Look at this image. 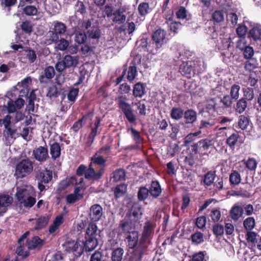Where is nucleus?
<instances>
[{
  "label": "nucleus",
  "instance_id": "obj_40",
  "mask_svg": "<svg viewBox=\"0 0 261 261\" xmlns=\"http://www.w3.org/2000/svg\"><path fill=\"white\" fill-rule=\"evenodd\" d=\"M183 110L179 107H173L170 112V116L172 119L176 120L180 119L184 116Z\"/></svg>",
  "mask_w": 261,
  "mask_h": 261
},
{
  "label": "nucleus",
  "instance_id": "obj_51",
  "mask_svg": "<svg viewBox=\"0 0 261 261\" xmlns=\"http://www.w3.org/2000/svg\"><path fill=\"white\" fill-rule=\"evenodd\" d=\"M84 197L83 194H69L66 197V201L67 204H73L76 201L81 200Z\"/></svg>",
  "mask_w": 261,
  "mask_h": 261
},
{
  "label": "nucleus",
  "instance_id": "obj_36",
  "mask_svg": "<svg viewBox=\"0 0 261 261\" xmlns=\"http://www.w3.org/2000/svg\"><path fill=\"white\" fill-rule=\"evenodd\" d=\"M74 11L76 15H85L87 13V8L84 2L77 1L74 5Z\"/></svg>",
  "mask_w": 261,
  "mask_h": 261
},
{
  "label": "nucleus",
  "instance_id": "obj_14",
  "mask_svg": "<svg viewBox=\"0 0 261 261\" xmlns=\"http://www.w3.org/2000/svg\"><path fill=\"white\" fill-rule=\"evenodd\" d=\"M104 172V168H101L97 172H96L92 167V163H90L89 165V168H87L85 178L87 179H98L101 177Z\"/></svg>",
  "mask_w": 261,
  "mask_h": 261
},
{
  "label": "nucleus",
  "instance_id": "obj_22",
  "mask_svg": "<svg viewBox=\"0 0 261 261\" xmlns=\"http://www.w3.org/2000/svg\"><path fill=\"white\" fill-rule=\"evenodd\" d=\"M86 34L89 39L98 40L101 37V32L98 26L93 25L88 30Z\"/></svg>",
  "mask_w": 261,
  "mask_h": 261
},
{
  "label": "nucleus",
  "instance_id": "obj_61",
  "mask_svg": "<svg viewBox=\"0 0 261 261\" xmlns=\"http://www.w3.org/2000/svg\"><path fill=\"white\" fill-rule=\"evenodd\" d=\"M224 13L222 10H216L212 14V19L214 22H222L224 20Z\"/></svg>",
  "mask_w": 261,
  "mask_h": 261
},
{
  "label": "nucleus",
  "instance_id": "obj_44",
  "mask_svg": "<svg viewBox=\"0 0 261 261\" xmlns=\"http://www.w3.org/2000/svg\"><path fill=\"white\" fill-rule=\"evenodd\" d=\"M191 64L193 75L199 74L201 73L202 68L200 61L198 60L190 61Z\"/></svg>",
  "mask_w": 261,
  "mask_h": 261
},
{
  "label": "nucleus",
  "instance_id": "obj_9",
  "mask_svg": "<svg viewBox=\"0 0 261 261\" xmlns=\"http://www.w3.org/2000/svg\"><path fill=\"white\" fill-rule=\"evenodd\" d=\"M63 247L67 252L72 253L76 258L80 257L85 250L82 243L81 244L79 242L74 241H69L65 242Z\"/></svg>",
  "mask_w": 261,
  "mask_h": 261
},
{
  "label": "nucleus",
  "instance_id": "obj_8",
  "mask_svg": "<svg viewBox=\"0 0 261 261\" xmlns=\"http://www.w3.org/2000/svg\"><path fill=\"white\" fill-rule=\"evenodd\" d=\"M66 30L67 27L64 23L58 21H55L53 30L49 32V40L55 43H57L60 37L64 35Z\"/></svg>",
  "mask_w": 261,
  "mask_h": 261
},
{
  "label": "nucleus",
  "instance_id": "obj_2",
  "mask_svg": "<svg viewBox=\"0 0 261 261\" xmlns=\"http://www.w3.org/2000/svg\"><path fill=\"white\" fill-rule=\"evenodd\" d=\"M119 109L124 114L126 119L130 123H135L136 117L134 114L130 105L126 102V98L125 96H118L116 99Z\"/></svg>",
  "mask_w": 261,
  "mask_h": 261
},
{
  "label": "nucleus",
  "instance_id": "obj_41",
  "mask_svg": "<svg viewBox=\"0 0 261 261\" xmlns=\"http://www.w3.org/2000/svg\"><path fill=\"white\" fill-rule=\"evenodd\" d=\"M141 208L139 206L134 205L131 210L130 217L133 216L134 217V221L135 222H139L140 219L142 217Z\"/></svg>",
  "mask_w": 261,
  "mask_h": 261
},
{
  "label": "nucleus",
  "instance_id": "obj_45",
  "mask_svg": "<svg viewBox=\"0 0 261 261\" xmlns=\"http://www.w3.org/2000/svg\"><path fill=\"white\" fill-rule=\"evenodd\" d=\"M25 53L26 58L30 63H33L37 59L36 51L30 47H27L24 50Z\"/></svg>",
  "mask_w": 261,
  "mask_h": 261
},
{
  "label": "nucleus",
  "instance_id": "obj_37",
  "mask_svg": "<svg viewBox=\"0 0 261 261\" xmlns=\"http://www.w3.org/2000/svg\"><path fill=\"white\" fill-rule=\"evenodd\" d=\"M244 64V68L246 71L251 72L258 66L257 61L255 58L248 59Z\"/></svg>",
  "mask_w": 261,
  "mask_h": 261
},
{
  "label": "nucleus",
  "instance_id": "obj_43",
  "mask_svg": "<svg viewBox=\"0 0 261 261\" xmlns=\"http://www.w3.org/2000/svg\"><path fill=\"white\" fill-rule=\"evenodd\" d=\"M87 35L84 32L78 31L75 33L74 40L78 44H84L87 40Z\"/></svg>",
  "mask_w": 261,
  "mask_h": 261
},
{
  "label": "nucleus",
  "instance_id": "obj_57",
  "mask_svg": "<svg viewBox=\"0 0 261 261\" xmlns=\"http://www.w3.org/2000/svg\"><path fill=\"white\" fill-rule=\"evenodd\" d=\"M233 100L234 99L230 95L226 94L221 98L220 102L225 108H230L233 103Z\"/></svg>",
  "mask_w": 261,
  "mask_h": 261
},
{
  "label": "nucleus",
  "instance_id": "obj_12",
  "mask_svg": "<svg viewBox=\"0 0 261 261\" xmlns=\"http://www.w3.org/2000/svg\"><path fill=\"white\" fill-rule=\"evenodd\" d=\"M35 159L40 162H43L49 158L48 150L46 146H39L33 151Z\"/></svg>",
  "mask_w": 261,
  "mask_h": 261
},
{
  "label": "nucleus",
  "instance_id": "obj_59",
  "mask_svg": "<svg viewBox=\"0 0 261 261\" xmlns=\"http://www.w3.org/2000/svg\"><path fill=\"white\" fill-rule=\"evenodd\" d=\"M244 227L247 230L253 229L255 225V219L253 217H248L243 222Z\"/></svg>",
  "mask_w": 261,
  "mask_h": 261
},
{
  "label": "nucleus",
  "instance_id": "obj_53",
  "mask_svg": "<svg viewBox=\"0 0 261 261\" xmlns=\"http://www.w3.org/2000/svg\"><path fill=\"white\" fill-rule=\"evenodd\" d=\"M217 103V99L216 98H212L206 101L205 109L210 112V111H216L218 109Z\"/></svg>",
  "mask_w": 261,
  "mask_h": 261
},
{
  "label": "nucleus",
  "instance_id": "obj_47",
  "mask_svg": "<svg viewBox=\"0 0 261 261\" xmlns=\"http://www.w3.org/2000/svg\"><path fill=\"white\" fill-rule=\"evenodd\" d=\"M249 37L256 41L261 38V28L257 27H253L249 32Z\"/></svg>",
  "mask_w": 261,
  "mask_h": 261
},
{
  "label": "nucleus",
  "instance_id": "obj_23",
  "mask_svg": "<svg viewBox=\"0 0 261 261\" xmlns=\"http://www.w3.org/2000/svg\"><path fill=\"white\" fill-rule=\"evenodd\" d=\"M192 69L191 63L188 61L183 63L179 67V71L183 75L186 76L188 78L193 77Z\"/></svg>",
  "mask_w": 261,
  "mask_h": 261
},
{
  "label": "nucleus",
  "instance_id": "obj_19",
  "mask_svg": "<svg viewBox=\"0 0 261 261\" xmlns=\"http://www.w3.org/2000/svg\"><path fill=\"white\" fill-rule=\"evenodd\" d=\"M148 190H149L150 195L155 198L159 197L162 191L161 185L158 180H152Z\"/></svg>",
  "mask_w": 261,
  "mask_h": 261
},
{
  "label": "nucleus",
  "instance_id": "obj_17",
  "mask_svg": "<svg viewBox=\"0 0 261 261\" xmlns=\"http://www.w3.org/2000/svg\"><path fill=\"white\" fill-rule=\"evenodd\" d=\"M49 145V152L51 159L55 161L61 156V146L60 143L57 142H54L53 143H51L50 142Z\"/></svg>",
  "mask_w": 261,
  "mask_h": 261
},
{
  "label": "nucleus",
  "instance_id": "obj_29",
  "mask_svg": "<svg viewBox=\"0 0 261 261\" xmlns=\"http://www.w3.org/2000/svg\"><path fill=\"white\" fill-rule=\"evenodd\" d=\"M127 185L121 183L116 186L114 190V196L116 198L123 196L127 192Z\"/></svg>",
  "mask_w": 261,
  "mask_h": 261
},
{
  "label": "nucleus",
  "instance_id": "obj_46",
  "mask_svg": "<svg viewBox=\"0 0 261 261\" xmlns=\"http://www.w3.org/2000/svg\"><path fill=\"white\" fill-rule=\"evenodd\" d=\"M119 227L124 233L128 234L132 231V223L124 219L120 222Z\"/></svg>",
  "mask_w": 261,
  "mask_h": 261
},
{
  "label": "nucleus",
  "instance_id": "obj_34",
  "mask_svg": "<svg viewBox=\"0 0 261 261\" xmlns=\"http://www.w3.org/2000/svg\"><path fill=\"white\" fill-rule=\"evenodd\" d=\"M98 235V228L96 224L93 222H90L86 229L85 236L97 238Z\"/></svg>",
  "mask_w": 261,
  "mask_h": 261
},
{
  "label": "nucleus",
  "instance_id": "obj_4",
  "mask_svg": "<svg viewBox=\"0 0 261 261\" xmlns=\"http://www.w3.org/2000/svg\"><path fill=\"white\" fill-rule=\"evenodd\" d=\"M147 249V247L139 243L138 247L127 251L123 261H141L143 255L146 253Z\"/></svg>",
  "mask_w": 261,
  "mask_h": 261
},
{
  "label": "nucleus",
  "instance_id": "obj_31",
  "mask_svg": "<svg viewBox=\"0 0 261 261\" xmlns=\"http://www.w3.org/2000/svg\"><path fill=\"white\" fill-rule=\"evenodd\" d=\"M126 171L123 168L116 169L113 172V179L115 182L124 181L126 179Z\"/></svg>",
  "mask_w": 261,
  "mask_h": 261
},
{
  "label": "nucleus",
  "instance_id": "obj_3",
  "mask_svg": "<svg viewBox=\"0 0 261 261\" xmlns=\"http://www.w3.org/2000/svg\"><path fill=\"white\" fill-rule=\"evenodd\" d=\"M35 180L37 181L38 188L40 192L45 190V185L48 184L53 178V172L45 168L38 170L35 175Z\"/></svg>",
  "mask_w": 261,
  "mask_h": 261
},
{
  "label": "nucleus",
  "instance_id": "obj_6",
  "mask_svg": "<svg viewBox=\"0 0 261 261\" xmlns=\"http://www.w3.org/2000/svg\"><path fill=\"white\" fill-rule=\"evenodd\" d=\"M166 32L164 30L159 29L154 31L151 35L152 44L154 48L150 49L153 54L157 53L159 49L166 43Z\"/></svg>",
  "mask_w": 261,
  "mask_h": 261
},
{
  "label": "nucleus",
  "instance_id": "obj_25",
  "mask_svg": "<svg viewBox=\"0 0 261 261\" xmlns=\"http://www.w3.org/2000/svg\"><path fill=\"white\" fill-rule=\"evenodd\" d=\"M145 93V87L143 83L138 82L133 87V94L135 97L141 98Z\"/></svg>",
  "mask_w": 261,
  "mask_h": 261
},
{
  "label": "nucleus",
  "instance_id": "obj_56",
  "mask_svg": "<svg viewBox=\"0 0 261 261\" xmlns=\"http://www.w3.org/2000/svg\"><path fill=\"white\" fill-rule=\"evenodd\" d=\"M191 241L194 244L198 245L204 241L203 234L197 231L191 236Z\"/></svg>",
  "mask_w": 261,
  "mask_h": 261
},
{
  "label": "nucleus",
  "instance_id": "obj_13",
  "mask_svg": "<svg viewBox=\"0 0 261 261\" xmlns=\"http://www.w3.org/2000/svg\"><path fill=\"white\" fill-rule=\"evenodd\" d=\"M127 246L129 249H134L138 247L139 243V232L136 230H133L126 237Z\"/></svg>",
  "mask_w": 261,
  "mask_h": 261
},
{
  "label": "nucleus",
  "instance_id": "obj_39",
  "mask_svg": "<svg viewBox=\"0 0 261 261\" xmlns=\"http://www.w3.org/2000/svg\"><path fill=\"white\" fill-rule=\"evenodd\" d=\"M149 194V190L145 186L139 188L137 193L139 201H142L147 199Z\"/></svg>",
  "mask_w": 261,
  "mask_h": 261
},
{
  "label": "nucleus",
  "instance_id": "obj_58",
  "mask_svg": "<svg viewBox=\"0 0 261 261\" xmlns=\"http://www.w3.org/2000/svg\"><path fill=\"white\" fill-rule=\"evenodd\" d=\"M98 128L92 127L91 132L87 138L86 145L88 147L90 146L94 142L95 137L97 135Z\"/></svg>",
  "mask_w": 261,
  "mask_h": 261
},
{
  "label": "nucleus",
  "instance_id": "obj_64",
  "mask_svg": "<svg viewBox=\"0 0 261 261\" xmlns=\"http://www.w3.org/2000/svg\"><path fill=\"white\" fill-rule=\"evenodd\" d=\"M12 198L9 195H4L0 196V206L7 207L12 203Z\"/></svg>",
  "mask_w": 261,
  "mask_h": 261
},
{
  "label": "nucleus",
  "instance_id": "obj_15",
  "mask_svg": "<svg viewBox=\"0 0 261 261\" xmlns=\"http://www.w3.org/2000/svg\"><path fill=\"white\" fill-rule=\"evenodd\" d=\"M102 208L98 204L92 205L90 208V218L93 221H99L102 215Z\"/></svg>",
  "mask_w": 261,
  "mask_h": 261
},
{
  "label": "nucleus",
  "instance_id": "obj_11",
  "mask_svg": "<svg viewBox=\"0 0 261 261\" xmlns=\"http://www.w3.org/2000/svg\"><path fill=\"white\" fill-rule=\"evenodd\" d=\"M141 58L140 57H135L131 61L130 66L127 68V75L126 77L128 82H132L136 79L137 74V65L141 63Z\"/></svg>",
  "mask_w": 261,
  "mask_h": 261
},
{
  "label": "nucleus",
  "instance_id": "obj_16",
  "mask_svg": "<svg viewBox=\"0 0 261 261\" xmlns=\"http://www.w3.org/2000/svg\"><path fill=\"white\" fill-rule=\"evenodd\" d=\"M85 241H83L82 244L86 252L92 251L97 246V238L85 236Z\"/></svg>",
  "mask_w": 261,
  "mask_h": 261
},
{
  "label": "nucleus",
  "instance_id": "obj_30",
  "mask_svg": "<svg viewBox=\"0 0 261 261\" xmlns=\"http://www.w3.org/2000/svg\"><path fill=\"white\" fill-rule=\"evenodd\" d=\"M36 224L34 229L35 230H41L44 228L49 221L48 217L46 215L42 216L38 219H35Z\"/></svg>",
  "mask_w": 261,
  "mask_h": 261
},
{
  "label": "nucleus",
  "instance_id": "obj_10",
  "mask_svg": "<svg viewBox=\"0 0 261 261\" xmlns=\"http://www.w3.org/2000/svg\"><path fill=\"white\" fill-rule=\"evenodd\" d=\"M153 233V228L152 223L150 221H147L144 223L143 231L139 239V244L148 248Z\"/></svg>",
  "mask_w": 261,
  "mask_h": 261
},
{
  "label": "nucleus",
  "instance_id": "obj_18",
  "mask_svg": "<svg viewBox=\"0 0 261 261\" xmlns=\"http://www.w3.org/2000/svg\"><path fill=\"white\" fill-rule=\"evenodd\" d=\"M55 73L54 67L49 66L45 68L44 74L40 75L39 80L41 83H47L48 80L53 78Z\"/></svg>",
  "mask_w": 261,
  "mask_h": 261
},
{
  "label": "nucleus",
  "instance_id": "obj_38",
  "mask_svg": "<svg viewBox=\"0 0 261 261\" xmlns=\"http://www.w3.org/2000/svg\"><path fill=\"white\" fill-rule=\"evenodd\" d=\"M29 195V192L26 189H21L17 192L16 197L20 205H22Z\"/></svg>",
  "mask_w": 261,
  "mask_h": 261
},
{
  "label": "nucleus",
  "instance_id": "obj_27",
  "mask_svg": "<svg viewBox=\"0 0 261 261\" xmlns=\"http://www.w3.org/2000/svg\"><path fill=\"white\" fill-rule=\"evenodd\" d=\"M216 177V171H208L204 175L203 179L202 180L204 185L206 187H210L212 185Z\"/></svg>",
  "mask_w": 261,
  "mask_h": 261
},
{
  "label": "nucleus",
  "instance_id": "obj_50",
  "mask_svg": "<svg viewBox=\"0 0 261 261\" xmlns=\"http://www.w3.org/2000/svg\"><path fill=\"white\" fill-rule=\"evenodd\" d=\"M59 92L56 85H51L48 87L46 93V96L49 98H56L59 96Z\"/></svg>",
  "mask_w": 261,
  "mask_h": 261
},
{
  "label": "nucleus",
  "instance_id": "obj_35",
  "mask_svg": "<svg viewBox=\"0 0 261 261\" xmlns=\"http://www.w3.org/2000/svg\"><path fill=\"white\" fill-rule=\"evenodd\" d=\"M123 254L124 250L122 248H114L111 253L112 261H122Z\"/></svg>",
  "mask_w": 261,
  "mask_h": 261
},
{
  "label": "nucleus",
  "instance_id": "obj_26",
  "mask_svg": "<svg viewBox=\"0 0 261 261\" xmlns=\"http://www.w3.org/2000/svg\"><path fill=\"white\" fill-rule=\"evenodd\" d=\"M64 219L62 215L57 216L53 223L49 226L48 232L49 234H53L59 228L60 226L63 223Z\"/></svg>",
  "mask_w": 261,
  "mask_h": 261
},
{
  "label": "nucleus",
  "instance_id": "obj_5",
  "mask_svg": "<svg viewBox=\"0 0 261 261\" xmlns=\"http://www.w3.org/2000/svg\"><path fill=\"white\" fill-rule=\"evenodd\" d=\"M213 145V140L210 138L201 139L191 146V150L194 154L200 155L207 154L209 148Z\"/></svg>",
  "mask_w": 261,
  "mask_h": 261
},
{
  "label": "nucleus",
  "instance_id": "obj_48",
  "mask_svg": "<svg viewBox=\"0 0 261 261\" xmlns=\"http://www.w3.org/2000/svg\"><path fill=\"white\" fill-rule=\"evenodd\" d=\"M249 118L248 116L244 115H241L239 116L238 124L239 127L241 129L244 130L246 129L249 125Z\"/></svg>",
  "mask_w": 261,
  "mask_h": 261
},
{
  "label": "nucleus",
  "instance_id": "obj_1",
  "mask_svg": "<svg viewBox=\"0 0 261 261\" xmlns=\"http://www.w3.org/2000/svg\"><path fill=\"white\" fill-rule=\"evenodd\" d=\"M33 163L29 159L21 160L15 167L14 175L16 178H23L30 175L33 170Z\"/></svg>",
  "mask_w": 261,
  "mask_h": 261
},
{
  "label": "nucleus",
  "instance_id": "obj_52",
  "mask_svg": "<svg viewBox=\"0 0 261 261\" xmlns=\"http://www.w3.org/2000/svg\"><path fill=\"white\" fill-rule=\"evenodd\" d=\"M240 89L241 87L239 84H234L231 86L230 91V95L234 100H237L239 99Z\"/></svg>",
  "mask_w": 261,
  "mask_h": 261
},
{
  "label": "nucleus",
  "instance_id": "obj_20",
  "mask_svg": "<svg viewBox=\"0 0 261 261\" xmlns=\"http://www.w3.org/2000/svg\"><path fill=\"white\" fill-rule=\"evenodd\" d=\"M44 240L38 236H35L28 241V247L29 249H39L43 245Z\"/></svg>",
  "mask_w": 261,
  "mask_h": 261
},
{
  "label": "nucleus",
  "instance_id": "obj_63",
  "mask_svg": "<svg viewBox=\"0 0 261 261\" xmlns=\"http://www.w3.org/2000/svg\"><path fill=\"white\" fill-rule=\"evenodd\" d=\"M103 254L99 250L95 251L91 256L90 261H109L103 258Z\"/></svg>",
  "mask_w": 261,
  "mask_h": 261
},
{
  "label": "nucleus",
  "instance_id": "obj_62",
  "mask_svg": "<svg viewBox=\"0 0 261 261\" xmlns=\"http://www.w3.org/2000/svg\"><path fill=\"white\" fill-rule=\"evenodd\" d=\"M98 153H95L94 155H93L91 159L92 164H96L99 166H105L106 163V160L102 156H97Z\"/></svg>",
  "mask_w": 261,
  "mask_h": 261
},
{
  "label": "nucleus",
  "instance_id": "obj_7",
  "mask_svg": "<svg viewBox=\"0 0 261 261\" xmlns=\"http://www.w3.org/2000/svg\"><path fill=\"white\" fill-rule=\"evenodd\" d=\"M79 63V57L77 56H71L65 55L63 60L58 62L55 65V68L59 72L63 71L67 68L75 67Z\"/></svg>",
  "mask_w": 261,
  "mask_h": 261
},
{
  "label": "nucleus",
  "instance_id": "obj_42",
  "mask_svg": "<svg viewBox=\"0 0 261 261\" xmlns=\"http://www.w3.org/2000/svg\"><path fill=\"white\" fill-rule=\"evenodd\" d=\"M239 135L238 133H233L226 140V143L230 148L233 149L237 144Z\"/></svg>",
  "mask_w": 261,
  "mask_h": 261
},
{
  "label": "nucleus",
  "instance_id": "obj_32",
  "mask_svg": "<svg viewBox=\"0 0 261 261\" xmlns=\"http://www.w3.org/2000/svg\"><path fill=\"white\" fill-rule=\"evenodd\" d=\"M255 97L254 89L252 87H247L243 89V98L248 102H250Z\"/></svg>",
  "mask_w": 261,
  "mask_h": 261
},
{
  "label": "nucleus",
  "instance_id": "obj_49",
  "mask_svg": "<svg viewBox=\"0 0 261 261\" xmlns=\"http://www.w3.org/2000/svg\"><path fill=\"white\" fill-rule=\"evenodd\" d=\"M241 177L240 173L236 170H233L229 175L230 185H237L240 183Z\"/></svg>",
  "mask_w": 261,
  "mask_h": 261
},
{
  "label": "nucleus",
  "instance_id": "obj_54",
  "mask_svg": "<svg viewBox=\"0 0 261 261\" xmlns=\"http://www.w3.org/2000/svg\"><path fill=\"white\" fill-rule=\"evenodd\" d=\"M139 14L142 16H145L149 12V5L148 3H141L138 7Z\"/></svg>",
  "mask_w": 261,
  "mask_h": 261
},
{
  "label": "nucleus",
  "instance_id": "obj_24",
  "mask_svg": "<svg viewBox=\"0 0 261 261\" xmlns=\"http://www.w3.org/2000/svg\"><path fill=\"white\" fill-rule=\"evenodd\" d=\"M248 104L249 102L243 98H241L239 99H238L237 100L236 103L234 106L235 112L240 114H242L246 111Z\"/></svg>",
  "mask_w": 261,
  "mask_h": 261
},
{
  "label": "nucleus",
  "instance_id": "obj_21",
  "mask_svg": "<svg viewBox=\"0 0 261 261\" xmlns=\"http://www.w3.org/2000/svg\"><path fill=\"white\" fill-rule=\"evenodd\" d=\"M184 117L186 124H192L196 121L197 114L193 109H188L184 112Z\"/></svg>",
  "mask_w": 261,
  "mask_h": 261
},
{
  "label": "nucleus",
  "instance_id": "obj_28",
  "mask_svg": "<svg viewBox=\"0 0 261 261\" xmlns=\"http://www.w3.org/2000/svg\"><path fill=\"white\" fill-rule=\"evenodd\" d=\"M243 208L242 206L235 204L230 211V216L233 220H238L242 216Z\"/></svg>",
  "mask_w": 261,
  "mask_h": 261
},
{
  "label": "nucleus",
  "instance_id": "obj_60",
  "mask_svg": "<svg viewBox=\"0 0 261 261\" xmlns=\"http://www.w3.org/2000/svg\"><path fill=\"white\" fill-rule=\"evenodd\" d=\"M79 92V90L78 88H71L67 94V98L68 100L71 102L72 103H74L75 101L76 97L78 95Z\"/></svg>",
  "mask_w": 261,
  "mask_h": 261
},
{
  "label": "nucleus",
  "instance_id": "obj_33",
  "mask_svg": "<svg viewBox=\"0 0 261 261\" xmlns=\"http://www.w3.org/2000/svg\"><path fill=\"white\" fill-rule=\"evenodd\" d=\"M114 17L113 21L116 23L122 24L126 19V16L124 14L123 11L120 9L116 10L113 13Z\"/></svg>",
  "mask_w": 261,
  "mask_h": 261
},
{
  "label": "nucleus",
  "instance_id": "obj_55",
  "mask_svg": "<svg viewBox=\"0 0 261 261\" xmlns=\"http://www.w3.org/2000/svg\"><path fill=\"white\" fill-rule=\"evenodd\" d=\"M22 12L27 16H31L37 15L38 10L34 6L27 5L23 8Z\"/></svg>",
  "mask_w": 261,
  "mask_h": 261
}]
</instances>
